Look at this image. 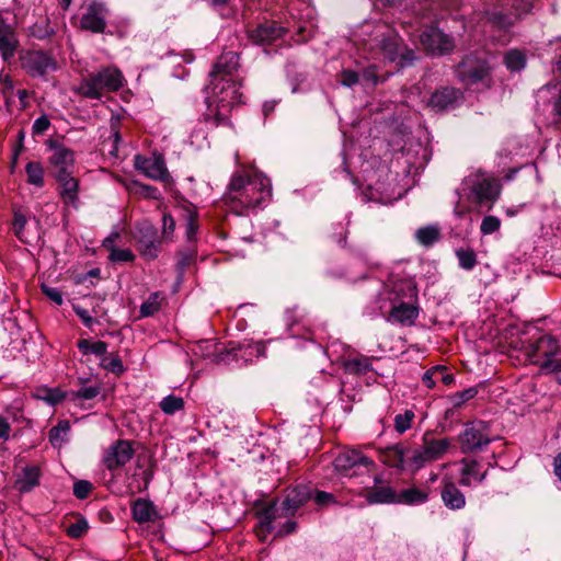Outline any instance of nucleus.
<instances>
[{"instance_id":"nucleus-6","label":"nucleus","mask_w":561,"mask_h":561,"mask_svg":"<svg viewBox=\"0 0 561 561\" xmlns=\"http://www.w3.org/2000/svg\"><path fill=\"white\" fill-rule=\"evenodd\" d=\"M239 55L234 51L222 53L214 64L210 71L211 90H217V85L227 88V84H234L239 90L242 81L238 77L240 67Z\"/></svg>"},{"instance_id":"nucleus-60","label":"nucleus","mask_w":561,"mask_h":561,"mask_svg":"<svg viewBox=\"0 0 561 561\" xmlns=\"http://www.w3.org/2000/svg\"><path fill=\"white\" fill-rule=\"evenodd\" d=\"M312 499L319 506H327L335 503V496L332 493L325 491L313 492Z\"/></svg>"},{"instance_id":"nucleus-43","label":"nucleus","mask_w":561,"mask_h":561,"mask_svg":"<svg viewBox=\"0 0 561 561\" xmlns=\"http://www.w3.org/2000/svg\"><path fill=\"white\" fill-rule=\"evenodd\" d=\"M504 64L511 71L522 70L526 65V55L518 49H512L504 56Z\"/></svg>"},{"instance_id":"nucleus-16","label":"nucleus","mask_w":561,"mask_h":561,"mask_svg":"<svg viewBox=\"0 0 561 561\" xmlns=\"http://www.w3.org/2000/svg\"><path fill=\"white\" fill-rule=\"evenodd\" d=\"M266 346L264 342H230L227 354L232 355L236 359L252 362L254 358L264 357Z\"/></svg>"},{"instance_id":"nucleus-1","label":"nucleus","mask_w":561,"mask_h":561,"mask_svg":"<svg viewBox=\"0 0 561 561\" xmlns=\"http://www.w3.org/2000/svg\"><path fill=\"white\" fill-rule=\"evenodd\" d=\"M271 195V182L266 176L238 171L232 174L222 202L232 213L243 215L266 203Z\"/></svg>"},{"instance_id":"nucleus-32","label":"nucleus","mask_w":561,"mask_h":561,"mask_svg":"<svg viewBox=\"0 0 561 561\" xmlns=\"http://www.w3.org/2000/svg\"><path fill=\"white\" fill-rule=\"evenodd\" d=\"M131 510L134 519L139 524L152 522L157 517V511L152 502L145 499H137Z\"/></svg>"},{"instance_id":"nucleus-8","label":"nucleus","mask_w":561,"mask_h":561,"mask_svg":"<svg viewBox=\"0 0 561 561\" xmlns=\"http://www.w3.org/2000/svg\"><path fill=\"white\" fill-rule=\"evenodd\" d=\"M248 39L257 46H270L282 39L287 33V28L274 20H263L257 23H248L245 25Z\"/></svg>"},{"instance_id":"nucleus-19","label":"nucleus","mask_w":561,"mask_h":561,"mask_svg":"<svg viewBox=\"0 0 561 561\" xmlns=\"http://www.w3.org/2000/svg\"><path fill=\"white\" fill-rule=\"evenodd\" d=\"M105 9L103 3L93 1L82 13L80 25L83 30H88L94 33H102L105 27L104 22Z\"/></svg>"},{"instance_id":"nucleus-20","label":"nucleus","mask_w":561,"mask_h":561,"mask_svg":"<svg viewBox=\"0 0 561 561\" xmlns=\"http://www.w3.org/2000/svg\"><path fill=\"white\" fill-rule=\"evenodd\" d=\"M460 465V485L470 488L473 484H481L485 480L488 469L481 471L480 462L477 459L462 458Z\"/></svg>"},{"instance_id":"nucleus-12","label":"nucleus","mask_w":561,"mask_h":561,"mask_svg":"<svg viewBox=\"0 0 561 561\" xmlns=\"http://www.w3.org/2000/svg\"><path fill=\"white\" fill-rule=\"evenodd\" d=\"M333 465L339 472L352 476L350 471L355 468L364 467L369 471L374 467V461L358 450L346 449L335 457Z\"/></svg>"},{"instance_id":"nucleus-57","label":"nucleus","mask_w":561,"mask_h":561,"mask_svg":"<svg viewBox=\"0 0 561 561\" xmlns=\"http://www.w3.org/2000/svg\"><path fill=\"white\" fill-rule=\"evenodd\" d=\"M25 225H26V217L22 213L15 211L14 220H13V231H14V234L23 242H26L25 237H24Z\"/></svg>"},{"instance_id":"nucleus-34","label":"nucleus","mask_w":561,"mask_h":561,"mask_svg":"<svg viewBox=\"0 0 561 561\" xmlns=\"http://www.w3.org/2000/svg\"><path fill=\"white\" fill-rule=\"evenodd\" d=\"M397 492L390 486L375 488L367 492L369 504H396Z\"/></svg>"},{"instance_id":"nucleus-51","label":"nucleus","mask_w":561,"mask_h":561,"mask_svg":"<svg viewBox=\"0 0 561 561\" xmlns=\"http://www.w3.org/2000/svg\"><path fill=\"white\" fill-rule=\"evenodd\" d=\"M477 394L478 389L476 387H470L462 391L453 393L449 397V401L451 402L454 409H460L466 402L473 399Z\"/></svg>"},{"instance_id":"nucleus-4","label":"nucleus","mask_w":561,"mask_h":561,"mask_svg":"<svg viewBox=\"0 0 561 561\" xmlns=\"http://www.w3.org/2000/svg\"><path fill=\"white\" fill-rule=\"evenodd\" d=\"M525 354L542 371L561 369V346L558 340L550 334H543L530 341L525 346Z\"/></svg>"},{"instance_id":"nucleus-14","label":"nucleus","mask_w":561,"mask_h":561,"mask_svg":"<svg viewBox=\"0 0 561 561\" xmlns=\"http://www.w3.org/2000/svg\"><path fill=\"white\" fill-rule=\"evenodd\" d=\"M56 67V61L41 50L31 51L23 59V68L32 77L45 76Z\"/></svg>"},{"instance_id":"nucleus-36","label":"nucleus","mask_w":561,"mask_h":561,"mask_svg":"<svg viewBox=\"0 0 561 561\" xmlns=\"http://www.w3.org/2000/svg\"><path fill=\"white\" fill-rule=\"evenodd\" d=\"M343 368L346 373L354 375H365L373 370L371 360L366 356H358L346 359L343 363Z\"/></svg>"},{"instance_id":"nucleus-25","label":"nucleus","mask_w":561,"mask_h":561,"mask_svg":"<svg viewBox=\"0 0 561 561\" xmlns=\"http://www.w3.org/2000/svg\"><path fill=\"white\" fill-rule=\"evenodd\" d=\"M59 183V194L62 202L67 206L78 207L79 196V182L77 179L71 176L70 173H62V175H56Z\"/></svg>"},{"instance_id":"nucleus-29","label":"nucleus","mask_w":561,"mask_h":561,"mask_svg":"<svg viewBox=\"0 0 561 561\" xmlns=\"http://www.w3.org/2000/svg\"><path fill=\"white\" fill-rule=\"evenodd\" d=\"M390 317L401 324L412 325L419 317V309L410 302H400L392 306Z\"/></svg>"},{"instance_id":"nucleus-28","label":"nucleus","mask_w":561,"mask_h":561,"mask_svg":"<svg viewBox=\"0 0 561 561\" xmlns=\"http://www.w3.org/2000/svg\"><path fill=\"white\" fill-rule=\"evenodd\" d=\"M422 445L430 454L432 460L442 459L451 447V438H435L430 433H425L422 438Z\"/></svg>"},{"instance_id":"nucleus-52","label":"nucleus","mask_w":561,"mask_h":561,"mask_svg":"<svg viewBox=\"0 0 561 561\" xmlns=\"http://www.w3.org/2000/svg\"><path fill=\"white\" fill-rule=\"evenodd\" d=\"M125 82L126 80L118 68L107 66V91H117L124 87Z\"/></svg>"},{"instance_id":"nucleus-35","label":"nucleus","mask_w":561,"mask_h":561,"mask_svg":"<svg viewBox=\"0 0 561 561\" xmlns=\"http://www.w3.org/2000/svg\"><path fill=\"white\" fill-rule=\"evenodd\" d=\"M121 116L112 115L111 117V138L113 139V149L111 150V157L121 159L126 156L125 147L122 145V137L119 131Z\"/></svg>"},{"instance_id":"nucleus-54","label":"nucleus","mask_w":561,"mask_h":561,"mask_svg":"<svg viewBox=\"0 0 561 561\" xmlns=\"http://www.w3.org/2000/svg\"><path fill=\"white\" fill-rule=\"evenodd\" d=\"M501 227V220L495 216H485L481 222L480 229L483 234H491Z\"/></svg>"},{"instance_id":"nucleus-45","label":"nucleus","mask_w":561,"mask_h":561,"mask_svg":"<svg viewBox=\"0 0 561 561\" xmlns=\"http://www.w3.org/2000/svg\"><path fill=\"white\" fill-rule=\"evenodd\" d=\"M163 297L160 293H152L140 307L141 317H151L157 313L161 308Z\"/></svg>"},{"instance_id":"nucleus-59","label":"nucleus","mask_w":561,"mask_h":561,"mask_svg":"<svg viewBox=\"0 0 561 561\" xmlns=\"http://www.w3.org/2000/svg\"><path fill=\"white\" fill-rule=\"evenodd\" d=\"M443 373V367L442 366H434L432 367L431 369L426 370L422 377V381L423 383L428 388V389H432L435 387L436 385V380H435V377L438 375V374H442Z\"/></svg>"},{"instance_id":"nucleus-22","label":"nucleus","mask_w":561,"mask_h":561,"mask_svg":"<svg viewBox=\"0 0 561 561\" xmlns=\"http://www.w3.org/2000/svg\"><path fill=\"white\" fill-rule=\"evenodd\" d=\"M409 451L410 448L405 444H394L380 449V460L390 468L404 470L408 469L407 458L409 457Z\"/></svg>"},{"instance_id":"nucleus-21","label":"nucleus","mask_w":561,"mask_h":561,"mask_svg":"<svg viewBox=\"0 0 561 561\" xmlns=\"http://www.w3.org/2000/svg\"><path fill=\"white\" fill-rule=\"evenodd\" d=\"M440 497L444 505L451 511H458L466 506L465 494L448 477L443 478L440 482Z\"/></svg>"},{"instance_id":"nucleus-53","label":"nucleus","mask_w":561,"mask_h":561,"mask_svg":"<svg viewBox=\"0 0 561 561\" xmlns=\"http://www.w3.org/2000/svg\"><path fill=\"white\" fill-rule=\"evenodd\" d=\"M175 231V220L169 213L162 215L161 240L172 241Z\"/></svg>"},{"instance_id":"nucleus-26","label":"nucleus","mask_w":561,"mask_h":561,"mask_svg":"<svg viewBox=\"0 0 561 561\" xmlns=\"http://www.w3.org/2000/svg\"><path fill=\"white\" fill-rule=\"evenodd\" d=\"M461 92L455 88L443 87L436 90L430 98L428 105L435 111H445L453 107Z\"/></svg>"},{"instance_id":"nucleus-33","label":"nucleus","mask_w":561,"mask_h":561,"mask_svg":"<svg viewBox=\"0 0 561 561\" xmlns=\"http://www.w3.org/2000/svg\"><path fill=\"white\" fill-rule=\"evenodd\" d=\"M431 462H434V460H432L425 447L421 445L417 448L410 449L409 457L407 458V468L412 472H416Z\"/></svg>"},{"instance_id":"nucleus-5","label":"nucleus","mask_w":561,"mask_h":561,"mask_svg":"<svg viewBox=\"0 0 561 561\" xmlns=\"http://www.w3.org/2000/svg\"><path fill=\"white\" fill-rule=\"evenodd\" d=\"M376 47L388 60L396 62L399 67L411 66L416 59L413 49L407 47L401 37L393 31L388 30L380 37L375 38Z\"/></svg>"},{"instance_id":"nucleus-62","label":"nucleus","mask_w":561,"mask_h":561,"mask_svg":"<svg viewBox=\"0 0 561 561\" xmlns=\"http://www.w3.org/2000/svg\"><path fill=\"white\" fill-rule=\"evenodd\" d=\"M107 371L117 376L125 371V366L117 355H112L110 358L107 357Z\"/></svg>"},{"instance_id":"nucleus-30","label":"nucleus","mask_w":561,"mask_h":561,"mask_svg":"<svg viewBox=\"0 0 561 561\" xmlns=\"http://www.w3.org/2000/svg\"><path fill=\"white\" fill-rule=\"evenodd\" d=\"M42 470L38 466H26L22 469L16 480V486L20 492H31L35 486L39 485Z\"/></svg>"},{"instance_id":"nucleus-40","label":"nucleus","mask_w":561,"mask_h":561,"mask_svg":"<svg viewBox=\"0 0 561 561\" xmlns=\"http://www.w3.org/2000/svg\"><path fill=\"white\" fill-rule=\"evenodd\" d=\"M35 397L50 405H56L65 399L66 393L59 388L42 387L36 389Z\"/></svg>"},{"instance_id":"nucleus-2","label":"nucleus","mask_w":561,"mask_h":561,"mask_svg":"<svg viewBox=\"0 0 561 561\" xmlns=\"http://www.w3.org/2000/svg\"><path fill=\"white\" fill-rule=\"evenodd\" d=\"M240 103L242 93L234 84H227V88L218 84L217 90H213V95L208 99L203 119L214 127L229 126L231 112Z\"/></svg>"},{"instance_id":"nucleus-39","label":"nucleus","mask_w":561,"mask_h":561,"mask_svg":"<svg viewBox=\"0 0 561 561\" xmlns=\"http://www.w3.org/2000/svg\"><path fill=\"white\" fill-rule=\"evenodd\" d=\"M117 237H118V233H111L110 236H107V249H110V251H111L108 259L112 262H119V263L133 261L135 259V255L133 254V252L129 249H118V248H114V247L110 248V244H113Z\"/></svg>"},{"instance_id":"nucleus-49","label":"nucleus","mask_w":561,"mask_h":561,"mask_svg":"<svg viewBox=\"0 0 561 561\" xmlns=\"http://www.w3.org/2000/svg\"><path fill=\"white\" fill-rule=\"evenodd\" d=\"M415 414L412 410L407 409L403 413L394 416V430L399 434L405 433L412 426Z\"/></svg>"},{"instance_id":"nucleus-58","label":"nucleus","mask_w":561,"mask_h":561,"mask_svg":"<svg viewBox=\"0 0 561 561\" xmlns=\"http://www.w3.org/2000/svg\"><path fill=\"white\" fill-rule=\"evenodd\" d=\"M91 490L92 483L87 480H79L73 484V495L79 500L87 499Z\"/></svg>"},{"instance_id":"nucleus-55","label":"nucleus","mask_w":561,"mask_h":561,"mask_svg":"<svg viewBox=\"0 0 561 561\" xmlns=\"http://www.w3.org/2000/svg\"><path fill=\"white\" fill-rule=\"evenodd\" d=\"M100 392V387L95 386H84L77 392H72V400H90L96 397Z\"/></svg>"},{"instance_id":"nucleus-7","label":"nucleus","mask_w":561,"mask_h":561,"mask_svg":"<svg viewBox=\"0 0 561 561\" xmlns=\"http://www.w3.org/2000/svg\"><path fill=\"white\" fill-rule=\"evenodd\" d=\"M490 427L483 421L469 422L458 435V442L462 454L481 451L491 443Z\"/></svg>"},{"instance_id":"nucleus-10","label":"nucleus","mask_w":561,"mask_h":561,"mask_svg":"<svg viewBox=\"0 0 561 561\" xmlns=\"http://www.w3.org/2000/svg\"><path fill=\"white\" fill-rule=\"evenodd\" d=\"M136 239L141 256L147 260H154L158 257L162 240L158 237V231L152 224L148 221L139 224L137 227Z\"/></svg>"},{"instance_id":"nucleus-44","label":"nucleus","mask_w":561,"mask_h":561,"mask_svg":"<svg viewBox=\"0 0 561 561\" xmlns=\"http://www.w3.org/2000/svg\"><path fill=\"white\" fill-rule=\"evenodd\" d=\"M474 193L480 201H493L499 195L495 184L488 180L479 182L474 187Z\"/></svg>"},{"instance_id":"nucleus-37","label":"nucleus","mask_w":561,"mask_h":561,"mask_svg":"<svg viewBox=\"0 0 561 561\" xmlns=\"http://www.w3.org/2000/svg\"><path fill=\"white\" fill-rule=\"evenodd\" d=\"M78 348L83 355H94L99 359L100 365L105 360V342H92L83 339L78 341Z\"/></svg>"},{"instance_id":"nucleus-24","label":"nucleus","mask_w":561,"mask_h":561,"mask_svg":"<svg viewBox=\"0 0 561 561\" xmlns=\"http://www.w3.org/2000/svg\"><path fill=\"white\" fill-rule=\"evenodd\" d=\"M49 162L55 170L56 175H62V173H72L75 154L73 151L64 146L54 147V152L49 158Z\"/></svg>"},{"instance_id":"nucleus-47","label":"nucleus","mask_w":561,"mask_h":561,"mask_svg":"<svg viewBox=\"0 0 561 561\" xmlns=\"http://www.w3.org/2000/svg\"><path fill=\"white\" fill-rule=\"evenodd\" d=\"M184 209L186 211V238L188 241H193L196 238L198 229V214L192 205L185 206Z\"/></svg>"},{"instance_id":"nucleus-23","label":"nucleus","mask_w":561,"mask_h":561,"mask_svg":"<svg viewBox=\"0 0 561 561\" xmlns=\"http://www.w3.org/2000/svg\"><path fill=\"white\" fill-rule=\"evenodd\" d=\"M134 453L135 450L129 440H117L112 445L111 451L107 454V469L126 465L131 459Z\"/></svg>"},{"instance_id":"nucleus-63","label":"nucleus","mask_w":561,"mask_h":561,"mask_svg":"<svg viewBox=\"0 0 561 561\" xmlns=\"http://www.w3.org/2000/svg\"><path fill=\"white\" fill-rule=\"evenodd\" d=\"M340 82L345 87H353L358 82V73L356 71L345 69L340 73Z\"/></svg>"},{"instance_id":"nucleus-15","label":"nucleus","mask_w":561,"mask_h":561,"mask_svg":"<svg viewBox=\"0 0 561 561\" xmlns=\"http://www.w3.org/2000/svg\"><path fill=\"white\" fill-rule=\"evenodd\" d=\"M105 90V72H90L82 78L81 82L73 88V91L84 98L99 100Z\"/></svg>"},{"instance_id":"nucleus-42","label":"nucleus","mask_w":561,"mask_h":561,"mask_svg":"<svg viewBox=\"0 0 561 561\" xmlns=\"http://www.w3.org/2000/svg\"><path fill=\"white\" fill-rule=\"evenodd\" d=\"M415 237L419 243L430 247L439 240L440 232L436 226H426L417 229Z\"/></svg>"},{"instance_id":"nucleus-3","label":"nucleus","mask_w":561,"mask_h":561,"mask_svg":"<svg viewBox=\"0 0 561 561\" xmlns=\"http://www.w3.org/2000/svg\"><path fill=\"white\" fill-rule=\"evenodd\" d=\"M533 0H495L484 10L486 22L499 31L511 28L522 15L530 12Z\"/></svg>"},{"instance_id":"nucleus-13","label":"nucleus","mask_w":561,"mask_h":561,"mask_svg":"<svg viewBox=\"0 0 561 561\" xmlns=\"http://www.w3.org/2000/svg\"><path fill=\"white\" fill-rule=\"evenodd\" d=\"M421 42L426 49L437 55L448 54L455 48L453 37L435 27L426 30L421 36Z\"/></svg>"},{"instance_id":"nucleus-18","label":"nucleus","mask_w":561,"mask_h":561,"mask_svg":"<svg viewBox=\"0 0 561 561\" xmlns=\"http://www.w3.org/2000/svg\"><path fill=\"white\" fill-rule=\"evenodd\" d=\"M135 167L152 180L167 181L169 173L161 156L150 158L136 156Z\"/></svg>"},{"instance_id":"nucleus-38","label":"nucleus","mask_w":561,"mask_h":561,"mask_svg":"<svg viewBox=\"0 0 561 561\" xmlns=\"http://www.w3.org/2000/svg\"><path fill=\"white\" fill-rule=\"evenodd\" d=\"M70 431V423L67 420L59 421L48 433L49 443L60 448L67 442V434Z\"/></svg>"},{"instance_id":"nucleus-56","label":"nucleus","mask_w":561,"mask_h":561,"mask_svg":"<svg viewBox=\"0 0 561 561\" xmlns=\"http://www.w3.org/2000/svg\"><path fill=\"white\" fill-rule=\"evenodd\" d=\"M88 530V523L85 519H79L76 523H72L67 528V535L71 538H80Z\"/></svg>"},{"instance_id":"nucleus-17","label":"nucleus","mask_w":561,"mask_h":561,"mask_svg":"<svg viewBox=\"0 0 561 561\" xmlns=\"http://www.w3.org/2000/svg\"><path fill=\"white\" fill-rule=\"evenodd\" d=\"M278 502L276 500L270 502L264 508L257 512L259 524L255 527V533L261 541H265L267 536L276 529L274 523L280 518L278 516Z\"/></svg>"},{"instance_id":"nucleus-46","label":"nucleus","mask_w":561,"mask_h":561,"mask_svg":"<svg viewBox=\"0 0 561 561\" xmlns=\"http://www.w3.org/2000/svg\"><path fill=\"white\" fill-rule=\"evenodd\" d=\"M456 256L459 262V266L466 271H471L478 263L477 254L476 252L470 249H457L456 250Z\"/></svg>"},{"instance_id":"nucleus-31","label":"nucleus","mask_w":561,"mask_h":561,"mask_svg":"<svg viewBox=\"0 0 561 561\" xmlns=\"http://www.w3.org/2000/svg\"><path fill=\"white\" fill-rule=\"evenodd\" d=\"M427 500L428 492L413 485L397 492L396 504L420 505L426 503Z\"/></svg>"},{"instance_id":"nucleus-9","label":"nucleus","mask_w":561,"mask_h":561,"mask_svg":"<svg viewBox=\"0 0 561 561\" xmlns=\"http://www.w3.org/2000/svg\"><path fill=\"white\" fill-rule=\"evenodd\" d=\"M312 495L313 490L308 484H298L286 489L284 500L280 506L278 505V516L280 518L294 517L297 511L312 499Z\"/></svg>"},{"instance_id":"nucleus-61","label":"nucleus","mask_w":561,"mask_h":561,"mask_svg":"<svg viewBox=\"0 0 561 561\" xmlns=\"http://www.w3.org/2000/svg\"><path fill=\"white\" fill-rule=\"evenodd\" d=\"M42 291L53 302L60 306L64 302L62 294L58 288L50 287L47 285H42Z\"/></svg>"},{"instance_id":"nucleus-50","label":"nucleus","mask_w":561,"mask_h":561,"mask_svg":"<svg viewBox=\"0 0 561 561\" xmlns=\"http://www.w3.org/2000/svg\"><path fill=\"white\" fill-rule=\"evenodd\" d=\"M159 405H160V409L165 414L171 415V414H174L175 412L183 410L184 400L181 397L170 394V396L163 398Z\"/></svg>"},{"instance_id":"nucleus-11","label":"nucleus","mask_w":561,"mask_h":561,"mask_svg":"<svg viewBox=\"0 0 561 561\" xmlns=\"http://www.w3.org/2000/svg\"><path fill=\"white\" fill-rule=\"evenodd\" d=\"M456 72L463 84L473 85L489 76V67L485 61L467 57L457 66Z\"/></svg>"},{"instance_id":"nucleus-27","label":"nucleus","mask_w":561,"mask_h":561,"mask_svg":"<svg viewBox=\"0 0 561 561\" xmlns=\"http://www.w3.org/2000/svg\"><path fill=\"white\" fill-rule=\"evenodd\" d=\"M19 46L15 32L10 24L1 20L0 25V54L4 61L10 60Z\"/></svg>"},{"instance_id":"nucleus-41","label":"nucleus","mask_w":561,"mask_h":561,"mask_svg":"<svg viewBox=\"0 0 561 561\" xmlns=\"http://www.w3.org/2000/svg\"><path fill=\"white\" fill-rule=\"evenodd\" d=\"M25 172L27 175V183L36 187L44 186V169L41 162H28L26 164Z\"/></svg>"},{"instance_id":"nucleus-48","label":"nucleus","mask_w":561,"mask_h":561,"mask_svg":"<svg viewBox=\"0 0 561 561\" xmlns=\"http://www.w3.org/2000/svg\"><path fill=\"white\" fill-rule=\"evenodd\" d=\"M389 285L392 288V293H397L402 301L404 298H416V288L410 282L397 280Z\"/></svg>"},{"instance_id":"nucleus-64","label":"nucleus","mask_w":561,"mask_h":561,"mask_svg":"<svg viewBox=\"0 0 561 561\" xmlns=\"http://www.w3.org/2000/svg\"><path fill=\"white\" fill-rule=\"evenodd\" d=\"M298 528V524L293 520H286L279 528L275 529L276 537H284L294 534Z\"/></svg>"}]
</instances>
